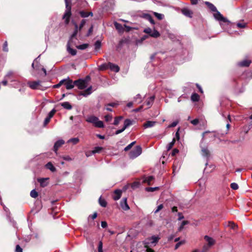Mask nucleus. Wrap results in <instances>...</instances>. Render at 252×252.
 Masks as SVG:
<instances>
[{"instance_id": "f257e3e1", "label": "nucleus", "mask_w": 252, "mask_h": 252, "mask_svg": "<svg viewBox=\"0 0 252 252\" xmlns=\"http://www.w3.org/2000/svg\"><path fill=\"white\" fill-rule=\"evenodd\" d=\"M86 121L88 123L93 124L95 127L102 128L104 127L103 123L99 121L98 118L94 116H91L87 118Z\"/></svg>"}, {"instance_id": "f03ea898", "label": "nucleus", "mask_w": 252, "mask_h": 252, "mask_svg": "<svg viewBox=\"0 0 252 252\" xmlns=\"http://www.w3.org/2000/svg\"><path fill=\"white\" fill-rule=\"evenodd\" d=\"M159 240V237L156 236H153L151 237L146 239L144 241L145 247H150L155 246Z\"/></svg>"}, {"instance_id": "7ed1b4c3", "label": "nucleus", "mask_w": 252, "mask_h": 252, "mask_svg": "<svg viewBox=\"0 0 252 252\" xmlns=\"http://www.w3.org/2000/svg\"><path fill=\"white\" fill-rule=\"evenodd\" d=\"M41 83L40 81H30L28 82V85L33 90H40L42 91L46 90L47 87L42 86Z\"/></svg>"}, {"instance_id": "20e7f679", "label": "nucleus", "mask_w": 252, "mask_h": 252, "mask_svg": "<svg viewBox=\"0 0 252 252\" xmlns=\"http://www.w3.org/2000/svg\"><path fill=\"white\" fill-rule=\"evenodd\" d=\"M65 2L66 9L63 18L65 19V24H67L69 22L70 17L71 15V6L68 4L67 0H65Z\"/></svg>"}, {"instance_id": "39448f33", "label": "nucleus", "mask_w": 252, "mask_h": 252, "mask_svg": "<svg viewBox=\"0 0 252 252\" xmlns=\"http://www.w3.org/2000/svg\"><path fill=\"white\" fill-rule=\"evenodd\" d=\"M214 17L216 20L220 22V24L221 27H222L223 26L221 22L227 23V24L230 23V21L228 20L227 18L224 17L222 15L218 10L216 11L214 14Z\"/></svg>"}, {"instance_id": "423d86ee", "label": "nucleus", "mask_w": 252, "mask_h": 252, "mask_svg": "<svg viewBox=\"0 0 252 252\" xmlns=\"http://www.w3.org/2000/svg\"><path fill=\"white\" fill-rule=\"evenodd\" d=\"M142 153V148L140 146H137L135 149L131 150L129 153V157L130 158L134 159Z\"/></svg>"}, {"instance_id": "0eeeda50", "label": "nucleus", "mask_w": 252, "mask_h": 252, "mask_svg": "<svg viewBox=\"0 0 252 252\" xmlns=\"http://www.w3.org/2000/svg\"><path fill=\"white\" fill-rule=\"evenodd\" d=\"M143 32L154 38H158L160 36L159 32L155 29L153 30L150 28H147L144 29Z\"/></svg>"}, {"instance_id": "6e6552de", "label": "nucleus", "mask_w": 252, "mask_h": 252, "mask_svg": "<svg viewBox=\"0 0 252 252\" xmlns=\"http://www.w3.org/2000/svg\"><path fill=\"white\" fill-rule=\"evenodd\" d=\"M100 68L101 69L109 68L111 70L115 72H118L120 70V68L117 65L111 63H109L107 64L101 65Z\"/></svg>"}, {"instance_id": "1a4fd4ad", "label": "nucleus", "mask_w": 252, "mask_h": 252, "mask_svg": "<svg viewBox=\"0 0 252 252\" xmlns=\"http://www.w3.org/2000/svg\"><path fill=\"white\" fill-rule=\"evenodd\" d=\"M74 84L79 89H84L87 87V82L85 80H76L74 81Z\"/></svg>"}, {"instance_id": "9d476101", "label": "nucleus", "mask_w": 252, "mask_h": 252, "mask_svg": "<svg viewBox=\"0 0 252 252\" xmlns=\"http://www.w3.org/2000/svg\"><path fill=\"white\" fill-rule=\"evenodd\" d=\"M202 143H201V155L203 157L206 158L208 160L210 157V152L208 149L207 147H203L202 146Z\"/></svg>"}, {"instance_id": "9b49d317", "label": "nucleus", "mask_w": 252, "mask_h": 252, "mask_svg": "<svg viewBox=\"0 0 252 252\" xmlns=\"http://www.w3.org/2000/svg\"><path fill=\"white\" fill-rule=\"evenodd\" d=\"M64 144V141L63 139H60L56 142L54 146V151L57 153L58 149Z\"/></svg>"}, {"instance_id": "f8f14e48", "label": "nucleus", "mask_w": 252, "mask_h": 252, "mask_svg": "<svg viewBox=\"0 0 252 252\" xmlns=\"http://www.w3.org/2000/svg\"><path fill=\"white\" fill-rule=\"evenodd\" d=\"M251 63V60H244L238 63V65L242 67H248Z\"/></svg>"}, {"instance_id": "ddd939ff", "label": "nucleus", "mask_w": 252, "mask_h": 252, "mask_svg": "<svg viewBox=\"0 0 252 252\" xmlns=\"http://www.w3.org/2000/svg\"><path fill=\"white\" fill-rule=\"evenodd\" d=\"M71 39H69L67 44V50L72 56L76 54V50L70 48Z\"/></svg>"}, {"instance_id": "4468645a", "label": "nucleus", "mask_w": 252, "mask_h": 252, "mask_svg": "<svg viewBox=\"0 0 252 252\" xmlns=\"http://www.w3.org/2000/svg\"><path fill=\"white\" fill-rule=\"evenodd\" d=\"M121 206L122 208L124 210H128L129 207L126 202V198H124L121 202Z\"/></svg>"}, {"instance_id": "2eb2a0df", "label": "nucleus", "mask_w": 252, "mask_h": 252, "mask_svg": "<svg viewBox=\"0 0 252 252\" xmlns=\"http://www.w3.org/2000/svg\"><path fill=\"white\" fill-rule=\"evenodd\" d=\"M64 83L65 85V87L67 90L72 89L74 87V85H75L74 84V82H73L71 80H70L67 81L65 80V81H64Z\"/></svg>"}, {"instance_id": "dca6fc26", "label": "nucleus", "mask_w": 252, "mask_h": 252, "mask_svg": "<svg viewBox=\"0 0 252 252\" xmlns=\"http://www.w3.org/2000/svg\"><path fill=\"white\" fill-rule=\"evenodd\" d=\"M182 13L186 16L189 18L192 17V12L188 8H184L182 10Z\"/></svg>"}, {"instance_id": "f3484780", "label": "nucleus", "mask_w": 252, "mask_h": 252, "mask_svg": "<svg viewBox=\"0 0 252 252\" xmlns=\"http://www.w3.org/2000/svg\"><path fill=\"white\" fill-rule=\"evenodd\" d=\"M204 239L208 243L207 245L210 247L215 244V240L212 238L207 235L204 236Z\"/></svg>"}, {"instance_id": "a211bd4d", "label": "nucleus", "mask_w": 252, "mask_h": 252, "mask_svg": "<svg viewBox=\"0 0 252 252\" xmlns=\"http://www.w3.org/2000/svg\"><path fill=\"white\" fill-rule=\"evenodd\" d=\"M154 99H155V96L152 95V96H150L148 99V100H147L146 101L145 103L148 106V108H149L152 106V105L154 102Z\"/></svg>"}, {"instance_id": "6ab92c4d", "label": "nucleus", "mask_w": 252, "mask_h": 252, "mask_svg": "<svg viewBox=\"0 0 252 252\" xmlns=\"http://www.w3.org/2000/svg\"><path fill=\"white\" fill-rule=\"evenodd\" d=\"M122 194V191L120 189H116L114 191V195L113 196V199L115 200H119Z\"/></svg>"}, {"instance_id": "aec40b11", "label": "nucleus", "mask_w": 252, "mask_h": 252, "mask_svg": "<svg viewBox=\"0 0 252 252\" xmlns=\"http://www.w3.org/2000/svg\"><path fill=\"white\" fill-rule=\"evenodd\" d=\"M79 14H80V16L83 18H87V17H89V16H93V12H88L85 11L84 10L80 11L79 12Z\"/></svg>"}, {"instance_id": "412c9836", "label": "nucleus", "mask_w": 252, "mask_h": 252, "mask_svg": "<svg viewBox=\"0 0 252 252\" xmlns=\"http://www.w3.org/2000/svg\"><path fill=\"white\" fill-rule=\"evenodd\" d=\"M156 122H155V121H148L147 122H146V123H145L144 124V127L145 128H149V127H153L154 126L155 124H156Z\"/></svg>"}, {"instance_id": "4be33fe9", "label": "nucleus", "mask_w": 252, "mask_h": 252, "mask_svg": "<svg viewBox=\"0 0 252 252\" xmlns=\"http://www.w3.org/2000/svg\"><path fill=\"white\" fill-rule=\"evenodd\" d=\"M48 178H40L38 179V182L40 183V186L42 187H45L48 185Z\"/></svg>"}, {"instance_id": "5701e85b", "label": "nucleus", "mask_w": 252, "mask_h": 252, "mask_svg": "<svg viewBox=\"0 0 252 252\" xmlns=\"http://www.w3.org/2000/svg\"><path fill=\"white\" fill-rule=\"evenodd\" d=\"M154 177L153 176L144 177L143 182L147 183L149 185H151V183L154 180Z\"/></svg>"}, {"instance_id": "b1692460", "label": "nucleus", "mask_w": 252, "mask_h": 252, "mask_svg": "<svg viewBox=\"0 0 252 252\" xmlns=\"http://www.w3.org/2000/svg\"><path fill=\"white\" fill-rule=\"evenodd\" d=\"M45 167L53 172L56 170V168L51 162H48L45 165Z\"/></svg>"}, {"instance_id": "393cba45", "label": "nucleus", "mask_w": 252, "mask_h": 252, "mask_svg": "<svg viewBox=\"0 0 252 252\" xmlns=\"http://www.w3.org/2000/svg\"><path fill=\"white\" fill-rule=\"evenodd\" d=\"M61 105L64 108L67 110H70L72 108L71 105L67 101L61 103Z\"/></svg>"}, {"instance_id": "a878e982", "label": "nucleus", "mask_w": 252, "mask_h": 252, "mask_svg": "<svg viewBox=\"0 0 252 252\" xmlns=\"http://www.w3.org/2000/svg\"><path fill=\"white\" fill-rule=\"evenodd\" d=\"M78 30L79 29H78V26L77 24H75V30L72 33V34L71 35V37H70V39H71V41L72 40V39L75 37L77 35V33L78 32Z\"/></svg>"}, {"instance_id": "bb28decb", "label": "nucleus", "mask_w": 252, "mask_h": 252, "mask_svg": "<svg viewBox=\"0 0 252 252\" xmlns=\"http://www.w3.org/2000/svg\"><path fill=\"white\" fill-rule=\"evenodd\" d=\"M205 3L208 6L209 9L213 12H216L217 11V8L211 3L206 1Z\"/></svg>"}, {"instance_id": "cd10ccee", "label": "nucleus", "mask_w": 252, "mask_h": 252, "mask_svg": "<svg viewBox=\"0 0 252 252\" xmlns=\"http://www.w3.org/2000/svg\"><path fill=\"white\" fill-rule=\"evenodd\" d=\"M79 142V139L77 137L72 138L69 139L67 141V143H72L73 145H76Z\"/></svg>"}, {"instance_id": "c85d7f7f", "label": "nucleus", "mask_w": 252, "mask_h": 252, "mask_svg": "<svg viewBox=\"0 0 252 252\" xmlns=\"http://www.w3.org/2000/svg\"><path fill=\"white\" fill-rule=\"evenodd\" d=\"M132 125V121L129 119H126L124 121V124L123 127L124 129H126L129 126Z\"/></svg>"}, {"instance_id": "c756f323", "label": "nucleus", "mask_w": 252, "mask_h": 252, "mask_svg": "<svg viewBox=\"0 0 252 252\" xmlns=\"http://www.w3.org/2000/svg\"><path fill=\"white\" fill-rule=\"evenodd\" d=\"M191 99L193 102L198 101L199 99V96L196 93H193L191 96Z\"/></svg>"}, {"instance_id": "7c9ffc66", "label": "nucleus", "mask_w": 252, "mask_h": 252, "mask_svg": "<svg viewBox=\"0 0 252 252\" xmlns=\"http://www.w3.org/2000/svg\"><path fill=\"white\" fill-rule=\"evenodd\" d=\"M114 24L115 28L119 31H122L123 30V26L121 24H119L117 22H115Z\"/></svg>"}, {"instance_id": "2f4dec72", "label": "nucleus", "mask_w": 252, "mask_h": 252, "mask_svg": "<svg viewBox=\"0 0 252 252\" xmlns=\"http://www.w3.org/2000/svg\"><path fill=\"white\" fill-rule=\"evenodd\" d=\"M103 149L102 147H95L94 150L92 151L93 154L100 153Z\"/></svg>"}, {"instance_id": "473e14b6", "label": "nucleus", "mask_w": 252, "mask_h": 252, "mask_svg": "<svg viewBox=\"0 0 252 252\" xmlns=\"http://www.w3.org/2000/svg\"><path fill=\"white\" fill-rule=\"evenodd\" d=\"M89 46V44L87 43H84L76 46V48L80 50L86 49Z\"/></svg>"}, {"instance_id": "72a5a7b5", "label": "nucleus", "mask_w": 252, "mask_h": 252, "mask_svg": "<svg viewBox=\"0 0 252 252\" xmlns=\"http://www.w3.org/2000/svg\"><path fill=\"white\" fill-rule=\"evenodd\" d=\"M99 203L101 206L103 207H106L107 205L106 201L104 199H102L101 197L99 198Z\"/></svg>"}, {"instance_id": "f704fd0d", "label": "nucleus", "mask_w": 252, "mask_h": 252, "mask_svg": "<svg viewBox=\"0 0 252 252\" xmlns=\"http://www.w3.org/2000/svg\"><path fill=\"white\" fill-rule=\"evenodd\" d=\"M92 87H90L88 88L87 90H86L84 93L82 94V95L83 96H86L88 95H89L91 94V90H92Z\"/></svg>"}, {"instance_id": "c9c22d12", "label": "nucleus", "mask_w": 252, "mask_h": 252, "mask_svg": "<svg viewBox=\"0 0 252 252\" xmlns=\"http://www.w3.org/2000/svg\"><path fill=\"white\" fill-rule=\"evenodd\" d=\"M134 100L135 102H137L138 103H141L142 101L141 95L137 94L134 98Z\"/></svg>"}, {"instance_id": "e433bc0d", "label": "nucleus", "mask_w": 252, "mask_h": 252, "mask_svg": "<svg viewBox=\"0 0 252 252\" xmlns=\"http://www.w3.org/2000/svg\"><path fill=\"white\" fill-rule=\"evenodd\" d=\"M189 222L187 220H184L182 222L181 224L178 228V231H181L185 225L187 224Z\"/></svg>"}, {"instance_id": "4c0bfd02", "label": "nucleus", "mask_w": 252, "mask_h": 252, "mask_svg": "<svg viewBox=\"0 0 252 252\" xmlns=\"http://www.w3.org/2000/svg\"><path fill=\"white\" fill-rule=\"evenodd\" d=\"M154 15L157 18L158 20H162L164 18V15L162 14L158 13L157 12H154Z\"/></svg>"}, {"instance_id": "58836bf2", "label": "nucleus", "mask_w": 252, "mask_h": 252, "mask_svg": "<svg viewBox=\"0 0 252 252\" xmlns=\"http://www.w3.org/2000/svg\"><path fill=\"white\" fill-rule=\"evenodd\" d=\"M123 119V117L122 116H120V117H116L115 118V120H114V123L113 124L115 126H117L119 124V123H120V121Z\"/></svg>"}, {"instance_id": "ea45409f", "label": "nucleus", "mask_w": 252, "mask_h": 252, "mask_svg": "<svg viewBox=\"0 0 252 252\" xmlns=\"http://www.w3.org/2000/svg\"><path fill=\"white\" fill-rule=\"evenodd\" d=\"M30 195L31 197L35 198L38 196V193L35 191V189H32L30 193Z\"/></svg>"}, {"instance_id": "a19ab883", "label": "nucleus", "mask_w": 252, "mask_h": 252, "mask_svg": "<svg viewBox=\"0 0 252 252\" xmlns=\"http://www.w3.org/2000/svg\"><path fill=\"white\" fill-rule=\"evenodd\" d=\"M145 17L147 18V19L150 21V22L153 24V25H154L155 24V22H154V20H153L152 17L149 15V14H146L145 15Z\"/></svg>"}, {"instance_id": "79ce46f5", "label": "nucleus", "mask_w": 252, "mask_h": 252, "mask_svg": "<svg viewBox=\"0 0 252 252\" xmlns=\"http://www.w3.org/2000/svg\"><path fill=\"white\" fill-rule=\"evenodd\" d=\"M158 189V187H148L145 189L148 192H153Z\"/></svg>"}, {"instance_id": "37998d69", "label": "nucleus", "mask_w": 252, "mask_h": 252, "mask_svg": "<svg viewBox=\"0 0 252 252\" xmlns=\"http://www.w3.org/2000/svg\"><path fill=\"white\" fill-rule=\"evenodd\" d=\"M135 143V141L131 142L130 144L128 145L124 149V150L125 151H127L129 150H130L132 147L134 145V144Z\"/></svg>"}, {"instance_id": "c03bdc74", "label": "nucleus", "mask_w": 252, "mask_h": 252, "mask_svg": "<svg viewBox=\"0 0 252 252\" xmlns=\"http://www.w3.org/2000/svg\"><path fill=\"white\" fill-rule=\"evenodd\" d=\"M185 240H182V241H181L178 242L175 246V250L178 249L182 245H183L184 244H185Z\"/></svg>"}, {"instance_id": "a18cd8bd", "label": "nucleus", "mask_w": 252, "mask_h": 252, "mask_svg": "<svg viewBox=\"0 0 252 252\" xmlns=\"http://www.w3.org/2000/svg\"><path fill=\"white\" fill-rule=\"evenodd\" d=\"M101 47V42L97 40L94 44V47L95 50L99 49Z\"/></svg>"}, {"instance_id": "49530a36", "label": "nucleus", "mask_w": 252, "mask_h": 252, "mask_svg": "<svg viewBox=\"0 0 252 252\" xmlns=\"http://www.w3.org/2000/svg\"><path fill=\"white\" fill-rule=\"evenodd\" d=\"M175 138H174L172 140V141L170 143H169V144L168 145V146H167L168 150H169L170 149H171L172 148V147L173 146V145L175 144Z\"/></svg>"}, {"instance_id": "de8ad7c7", "label": "nucleus", "mask_w": 252, "mask_h": 252, "mask_svg": "<svg viewBox=\"0 0 252 252\" xmlns=\"http://www.w3.org/2000/svg\"><path fill=\"white\" fill-rule=\"evenodd\" d=\"M56 110L55 109H53L49 113H48V117H49V118L51 119L53 116H54V115L55 114V112H56Z\"/></svg>"}, {"instance_id": "09e8293b", "label": "nucleus", "mask_w": 252, "mask_h": 252, "mask_svg": "<svg viewBox=\"0 0 252 252\" xmlns=\"http://www.w3.org/2000/svg\"><path fill=\"white\" fill-rule=\"evenodd\" d=\"M86 23V20L85 19H83L81 21L80 24L79 25V27H78V29H79V31H80L83 28V27L85 25Z\"/></svg>"}, {"instance_id": "8fccbe9b", "label": "nucleus", "mask_w": 252, "mask_h": 252, "mask_svg": "<svg viewBox=\"0 0 252 252\" xmlns=\"http://www.w3.org/2000/svg\"><path fill=\"white\" fill-rule=\"evenodd\" d=\"M103 243L102 241H99L98 246V252H103L102 250Z\"/></svg>"}, {"instance_id": "3c124183", "label": "nucleus", "mask_w": 252, "mask_h": 252, "mask_svg": "<svg viewBox=\"0 0 252 252\" xmlns=\"http://www.w3.org/2000/svg\"><path fill=\"white\" fill-rule=\"evenodd\" d=\"M231 188L234 190H236L238 189V185L235 183H232L230 185Z\"/></svg>"}, {"instance_id": "603ef678", "label": "nucleus", "mask_w": 252, "mask_h": 252, "mask_svg": "<svg viewBox=\"0 0 252 252\" xmlns=\"http://www.w3.org/2000/svg\"><path fill=\"white\" fill-rule=\"evenodd\" d=\"M3 50L4 52H8V44L7 41H5L3 45Z\"/></svg>"}, {"instance_id": "864d4df0", "label": "nucleus", "mask_w": 252, "mask_h": 252, "mask_svg": "<svg viewBox=\"0 0 252 252\" xmlns=\"http://www.w3.org/2000/svg\"><path fill=\"white\" fill-rule=\"evenodd\" d=\"M112 119V116L110 115H107L105 116V121L107 122H110Z\"/></svg>"}, {"instance_id": "5fc2aeb1", "label": "nucleus", "mask_w": 252, "mask_h": 252, "mask_svg": "<svg viewBox=\"0 0 252 252\" xmlns=\"http://www.w3.org/2000/svg\"><path fill=\"white\" fill-rule=\"evenodd\" d=\"M190 123L193 126H196L199 123V120L198 119H195L193 120L190 121Z\"/></svg>"}, {"instance_id": "6e6d98bb", "label": "nucleus", "mask_w": 252, "mask_h": 252, "mask_svg": "<svg viewBox=\"0 0 252 252\" xmlns=\"http://www.w3.org/2000/svg\"><path fill=\"white\" fill-rule=\"evenodd\" d=\"M64 81H65V79L62 80L58 84L54 85V87L55 88L60 87L63 83H64Z\"/></svg>"}, {"instance_id": "4d7b16f0", "label": "nucleus", "mask_w": 252, "mask_h": 252, "mask_svg": "<svg viewBox=\"0 0 252 252\" xmlns=\"http://www.w3.org/2000/svg\"><path fill=\"white\" fill-rule=\"evenodd\" d=\"M64 160L68 161H71L72 158H70L69 156H64L62 157Z\"/></svg>"}, {"instance_id": "13d9d810", "label": "nucleus", "mask_w": 252, "mask_h": 252, "mask_svg": "<svg viewBox=\"0 0 252 252\" xmlns=\"http://www.w3.org/2000/svg\"><path fill=\"white\" fill-rule=\"evenodd\" d=\"M163 207L162 204H160L157 207V209L154 211L155 214L158 213L160 210H161Z\"/></svg>"}, {"instance_id": "bf43d9fd", "label": "nucleus", "mask_w": 252, "mask_h": 252, "mask_svg": "<svg viewBox=\"0 0 252 252\" xmlns=\"http://www.w3.org/2000/svg\"><path fill=\"white\" fill-rule=\"evenodd\" d=\"M237 26L239 28H244L246 26V24L244 23H238L237 24Z\"/></svg>"}, {"instance_id": "052dcab7", "label": "nucleus", "mask_w": 252, "mask_h": 252, "mask_svg": "<svg viewBox=\"0 0 252 252\" xmlns=\"http://www.w3.org/2000/svg\"><path fill=\"white\" fill-rule=\"evenodd\" d=\"M93 28H94L93 25H92L88 31V33L86 35L87 36H89L92 34V33L93 32Z\"/></svg>"}, {"instance_id": "680f3d73", "label": "nucleus", "mask_w": 252, "mask_h": 252, "mask_svg": "<svg viewBox=\"0 0 252 252\" xmlns=\"http://www.w3.org/2000/svg\"><path fill=\"white\" fill-rule=\"evenodd\" d=\"M210 247V246L205 245L203 247L201 252H206L209 249Z\"/></svg>"}, {"instance_id": "e2e57ef3", "label": "nucleus", "mask_w": 252, "mask_h": 252, "mask_svg": "<svg viewBox=\"0 0 252 252\" xmlns=\"http://www.w3.org/2000/svg\"><path fill=\"white\" fill-rule=\"evenodd\" d=\"M229 226L231 228L233 229H234L236 227H237V226L234 222H229Z\"/></svg>"}, {"instance_id": "0e129e2a", "label": "nucleus", "mask_w": 252, "mask_h": 252, "mask_svg": "<svg viewBox=\"0 0 252 252\" xmlns=\"http://www.w3.org/2000/svg\"><path fill=\"white\" fill-rule=\"evenodd\" d=\"M97 213L95 212L92 215H90L89 216L88 220H89L90 218H91L92 219L94 220L97 217Z\"/></svg>"}, {"instance_id": "69168bd1", "label": "nucleus", "mask_w": 252, "mask_h": 252, "mask_svg": "<svg viewBox=\"0 0 252 252\" xmlns=\"http://www.w3.org/2000/svg\"><path fill=\"white\" fill-rule=\"evenodd\" d=\"M15 252H23L22 249L18 245L16 246Z\"/></svg>"}, {"instance_id": "338daca9", "label": "nucleus", "mask_w": 252, "mask_h": 252, "mask_svg": "<svg viewBox=\"0 0 252 252\" xmlns=\"http://www.w3.org/2000/svg\"><path fill=\"white\" fill-rule=\"evenodd\" d=\"M107 104H108V106H109L110 107H115L118 105V103H116V102H112V103H108Z\"/></svg>"}, {"instance_id": "774afa93", "label": "nucleus", "mask_w": 252, "mask_h": 252, "mask_svg": "<svg viewBox=\"0 0 252 252\" xmlns=\"http://www.w3.org/2000/svg\"><path fill=\"white\" fill-rule=\"evenodd\" d=\"M50 118H49V117H47L45 120H44V126H46L47 124L49 123V122H50Z\"/></svg>"}]
</instances>
